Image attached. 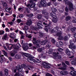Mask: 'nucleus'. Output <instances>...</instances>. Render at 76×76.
Returning <instances> with one entry per match:
<instances>
[{
    "mask_svg": "<svg viewBox=\"0 0 76 76\" xmlns=\"http://www.w3.org/2000/svg\"><path fill=\"white\" fill-rule=\"evenodd\" d=\"M76 28L75 27H73L71 29V30L72 32H74L75 31H76Z\"/></svg>",
    "mask_w": 76,
    "mask_h": 76,
    "instance_id": "nucleus-26",
    "label": "nucleus"
},
{
    "mask_svg": "<svg viewBox=\"0 0 76 76\" xmlns=\"http://www.w3.org/2000/svg\"><path fill=\"white\" fill-rule=\"evenodd\" d=\"M51 42L53 44H55L56 42V41L53 39H52L51 40Z\"/></svg>",
    "mask_w": 76,
    "mask_h": 76,
    "instance_id": "nucleus-44",
    "label": "nucleus"
},
{
    "mask_svg": "<svg viewBox=\"0 0 76 76\" xmlns=\"http://www.w3.org/2000/svg\"><path fill=\"white\" fill-rule=\"evenodd\" d=\"M32 20L31 19H28L26 23V25H27L28 26H30L31 25H32Z\"/></svg>",
    "mask_w": 76,
    "mask_h": 76,
    "instance_id": "nucleus-13",
    "label": "nucleus"
},
{
    "mask_svg": "<svg viewBox=\"0 0 76 76\" xmlns=\"http://www.w3.org/2000/svg\"><path fill=\"white\" fill-rule=\"evenodd\" d=\"M5 74H4V75H6V76H7L9 73V70L7 69H5L4 70Z\"/></svg>",
    "mask_w": 76,
    "mask_h": 76,
    "instance_id": "nucleus-21",
    "label": "nucleus"
},
{
    "mask_svg": "<svg viewBox=\"0 0 76 76\" xmlns=\"http://www.w3.org/2000/svg\"><path fill=\"white\" fill-rule=\"evenodd\" d=\"M59 54V53L58 52H54L53 53V58H56V57L58 56V55Z\"/></svg>",
    "mask_w": 76,
    "mask_h": 76,
    "instance_id": "nucleus-18",
    "label": "nucleus"
},
{
    "mask_svg": "<svg viewBox=\"0 0 76 76\" xmlns=\"http://www.w3.org/2000/svg\"><path fill=\"white\" fill-rule=\"evenodd\" d=\"M51 11L53 12H56L57 11V9L55 8H52L51 9Z\"/></svg>",
    "mask_w": 76,
    "mask_h": 76,
    "instance_id": "nucleus-30",
    "label": "nucleus"
},
{
    "mask_svg": "<svg viewBox=\"0 0 76 76\" xmlns=\"http://www.w3.org/2000/svg\"><path fill=\"white\" fill-rule=\"evenodd\" d=\"M46 64V65H43V67L45 68L46 69H50V67L49 66V65L48 64L47 65V63H45Z\"/></svg>",
    "mask_w": 76,
    "mask_h": 76,
    "instance_id": "nucleus-20",
    "label": "nucleus"
},
{
    "mask_svg": "<svg viewBox=\"0 0 76 76\" xmlns=\"http://www.w3.org/2000/svg\"><path fill=\"white\" fill-rule=\"evenodd\" d=\"M60 73L62 75H66L69 74V72L67 71H62Z\"/></svg>",
    "mask_w": 76,
    "mask_h": 76,
    "instance_id": "nucleus-15",
    "label": "nucleus"
},
{
    "mask_svg": "<svg viewBox=\"0 0 76 76\" xmlns=\"http://www.w3.org/2000/svg\"><path fill=\"white\" fill-rule=\"evenodd\" d=\"M71 19V17L69 16H67L66 17V21H68V20H70Z\"/></svg>",
    "mask_w": 76,
    "mask_h": 76,
    "instance_id": "nucleus-23",
    "label": "nucleus"
},
{
    "mask_svg": "<svg viewBox=\"0 0 76 76\" xmlns=\"http://www.w3.org/2000/svg\"><path fill=\"white\" fill-rule=\"evenodd\" d=\"M42 24V23L41 22V21H39L37 23V25H40Z\"/></svg>",
    "mask_w": 76,
    "mask_h": 76,
    "instance_id": "nucleus-61",
    "label": "nucleus"
},
{
    "mask_svg": "<svg viewBox=\"0 0 76 76\" xmlns=\"http://www.w3.org/2000/svg\"><path fill=\"white\" fill-rule=\"evenodd\" d=\"M16 70H18V72H22V69L21 68V66L20 65H18L15 67Z\"/></svg>",
    "mask_w": 76,
    "mask_h": 76,
    "instance_id": "nucleus-11",
    "label": "nucleus"
},
{
    "mask_svg": "<svg viewBox=\"0 0 76 76\" xmlns=\"http://www.w3.org/2000/svg\"><path fill=\"white\" fill-rule=\"evenodd\" d=\"M48 42V40H45L42 42V44L43 45H45Z\"/></svg>",
    "mask_w": 76,
    "mask_h": 76,
    "instance_id": "nucleus-25",
    "label": "nucleus"
},
{
    "mask_svg": "<svg viewBox=\"0 0 76 76\" xmlns=\"http://www.w3.org/2000/svg\"><path fill=\"white\" fill-rule=\"evenodd\" d=\"M62 64L63 66H64V67H67V65H66V64H65V63H64V62H62Z\"/></svg>",
    "mask_w": 76,
    "mask_h": 76,
    "instance_id": "nucleus-43",
    "label": "nucleus"
},
{
    "mask_svg": "<svg viewBox=\"0 0 76 76\" xmlns=\"http://www.w3.org/2000/svg\"><path fill=\"white\" fill-rule=\"evenodd\" d=\"M2 3L3 5V6L5 7H7V4L6 2L4 1H2Z\"/></svg>",
    "mask_w": 76,
    "mask_h": 76,
    "instance_id": "nucleus-24",
    "label": "nucleus"
},
{
    "mask_svg": "<svg viewBox=\"0 0 76 76\" xmlns=\"http://www.w3.org/2000/svg\"><path fill=\"white\" fill-rule=\"evenodd\" d=\"M26 11L28 13H29V9H26Z\"/></svg>",
    "mask_w": 76,
    "mask_h": 76,
    "instance_id": "nucleus-60",
    "label": "nucleus"
},
{
    "mask_svg": "<svg viewBox=\"0 0 76 76\" xmlns=\"http://www.w3.org/2000/svg\"><path fill=\"white\" fill-rule=\"evenodd\" d=\"M65 63L67 65L70 66V63L69 62V61H65Z\"/></svg>",
    "mask_w": 76,
    "mask_h": 76,
    "instance_id": "nucleus-39",
    "label": "nucleus"
},
{
    "mask_svg": "<svg viewBox=\"0 0 76 76\" xmlns=\"http://www.w3.org/2000/svg\"><path fill=\"white\" fill-rule=\"evenodd\" d=\"M11 45H12V46H11V47L9 48V47L8 48V50H12V49L13 48V47L15 50H17V51H18V50H19V46H20V45L19 44H18L17 45V46H16L15 45H12L11 44Z\"/></svg>",
    "mask_w": 76,
    "mask_h": 76,
    "instance_id": "nucleus-6",
    "label": "nucleus"
},
{
    "mask_svg": "<svg viewBox=\"0 0 76 76\" xmlns=\"http://www.w3.org/2000/svg\"><path fill=\"white\" fill-rule=\"evenodd\" d=\"M70 53H71V52H70V51L69 52H67V53H66V54L68 55V56H70L71 54H70Z\"/></svg>",
    "mask_w": 76,
    "mask_h": 76,
    "instance_id": "nucleus-56",
    "label": "nucleus"
},
{
    "mask_svg": "<svg viewBox=\"0 0 76 76\" xmlns=\"http://www.w3.org/2000/svg\"><path fill=\"white\" fill-rule=\"evenodd\" d=\"M29 46L30 47H32L33 45V44L32 43H29L28 44Z\"/></svg>",
    "mask_w": 76,
    "mask_h": 76,
    "instance_id": "nucleus-63",
    "label": "nucleus"
},
{
    "mask_svg": "<svg viewBox=\"0 0 76 76\" xmlns=\"http://www.w3.org/2000/svg\"><path fill=\"white\" fill-rule=\"evenodd\" d=\"M44 50V47H42L41 48H39L37 49V51L39 53H42L43 52V50Z\"/></svg>",
    "mask_w": 76,
    "mask_h": 76,
    "instance_id": "nucleus-19",
    "label": "nucleus"
},
{
    "mask_svg": "<svg viewBox=\"0 0 76 76\" xmlns=\"http://www.w3.org/2000/svg\"><path fill=\"white\" fill-rule=\"evenodd\" d=\"M65 11L66 12H69V9L67 7H65Z\"/></svg>",
    "mask_w": 76,
    "mask_h": 76,
    "instance_id": "nucleus-51",
    "label": "nucleus"
},
{
    "mask_svg": "<svg viewBox=\"0 0 76 76\" xmlns=\"http://www.w3.org/2000/svg\"><path fill=\"white\" fill-rule=\"evenodd\" d=\"M70 51L68 49H66V50H65V52L66 53H67L68 52H70Z\"/></svg>",
    "mask_w": 76,
    "mask_h": 76,
    "instance_id": "nucleus-54",
    "label": "nucleus"
},
{
    "mask_svg": "<svg viewBox=\"0 0 76 76\" xmlns=\"http://www.w3.org/2000/svg\"><path fill=\"white\" fill-rule=\"evenodd\" d=\"M10 53L11 56V57H14L16 54L18 53V52H17V51H14L12 52V51H11Z\"/></svg>",
    "mask_w": 76,
    "mask_h": 76,
    "instance_id": "nucleus-14",
    "label": "nucleus"
},
{
    "mask_svg": "<svg viewBox=\"0 0 76 76\" xmlns=\"http://www.w3.org/2000/svg\"><path fill=\"white\" fill-rule=\"evenodd\" d=\"M26 67H27V68L28 70H31V69H30V66H27Z\"/></svg>",
    "mask_w": 76,
    "mask_h": 76,
    "instance_id": "nucleus-64",
    "label": "nucleus"
},
{
    "mask_svg": "<svg viewBox=\"0 0 76 76\" xmlns=\"http://www.w3.org/2000/svg\"><path fill=\"white\" fill-rule=\"evenodd\" d=\"M57 58L59 60H61V56L60 55L58 56Z\"/></svg>",
    "mask_w": 76,
    "mask_h": 76,
    "instance_id": "nucleus-52",
    "label": "nucleus"
},
{
    "mask_svg": "<svg viewBox=\"0 0 76 76\" xmlns=\"http://www.w3.org/2000/svg\"><path fill=\"white\" fill-rule=\"evenodd\" d=\"M37 62V63H41V61H40V59H36V60H35V62Z\"/></svg>",
    "mask_w": 76,
    "mask_h": 76,
    "instance_id": "nucleus-40",
    "label": "nucleus"
},
{
    "mask_svg": "<svg viewBox=\"0 0 76 76\" xmlns=\"http://www.w3.org/2000/svg\"><path fill=\"white\" fill-rule=\"evenodd\" d=\"M4 74L2 71L0 72V76H3Z\"/></svg>",
    "mask_w": 76,
    "mask_h": 76,
    "instance_id": "nucleus-48",
    "label": "nucleus"
},
{
    "mask_svg": "<svg viewBox=\"0 0 76 76\" xmlns=\"http://www.w3.org/2000/svg\"><path fill=\"white\" fill-rule=\"evenodd\" d=\"M21 67L22 68H23V69H25V68L26 67V66L25 64H23L21 65Z\"/></svg>",
    "mask_w": 76,
    "mask_h": 76,
    "instance_id": "nucleus-34",
    "label": "nucleus"
},
{
    "mask_svg": "<svg viewBox=\"0 0 76 76\" xmlns=\"http://www.w3.org/2000/svg\"><path fill=\"white\" fill-rule=\"evenodd\" d=\"M70 69H71V70H72V71H71L70 72V74L72 75V76H75V75H76V71H75V69H74V68L73 67H69Z\"/></svg>",
    "mask_w": 76,
    "mask_h": 76,
    "instance_id": "nucleus-9",
    "label": "nucleus"
},
{
    "mask_svg": "<svg viewBox=\"0 0 76 76\" xmlns=\"http://www.w3.org/2000/svg\"><path fill=\"white\" fill-rule=\"evenodd\" d=\"M23 54L24 55V56H26V57L29 58L27 59V61H28L29 62L31 63V61H33V62H35V60L33 59V58H34V57L32 56L31 55V54L25 53H23Z\"/></svg>",
    "mask_w": 76,
    "mask_h": 76,
    "instance_id": "nucleus-1",
    "label": "nucleus"
},
{
    "mask_svg": "<svg viewBox=\"0 0 76 76\" xmlns=\"http://www.w3.org/2000/svg\"><path fill=\"white\" fill-rule=\"evenodd\" d=\"M43 35H44V34H43V33H39V36L40 37L42 38V37H43Z\"/></svg>",
    "mask_w": 76,
    "mask_h": 76,
    "instance_id": "nucleus-41",
    "label": "nucleus"
},
{
    "mask_svg": "<svg viewBox=\"0 0 76 76\" xmlns=\"http://www.w3.org/2000/svg\"><path fill=\"white\" fill-rule=\"evenodd\" d=\"M10 35H11V36H10V37L12 39H14L15 38V37H12V35H13V33H10Z\"/></svg>",
    "mask_w": 76,
    "mask_h": 76,
    "instance_id": "nucleus-59",
    "label": "nucleus"
},
{
    "mask_svg": "<svg viewBox=\"0 0 76 76\" xmlns=\"http://www.w3.org/2000/svg\"><path fill=\"white\" fill-rule=\"evenodd\" d=\"M40 5L43 6L44 7L47 6V2L45 0H42L40 2Z\"/></svg>",
    "mask_w": 76,
    "mask_h": 76,
    "instance_id": "nucleus-10",
    "label": "nucleus"
},
{
    "mask_svg": "<svg viewBox=\"0 0 76 76\" xmlns=\"http://www.w3.org/2000/svg\"><path fill=\"white\" fill-rule=\"evenodd\" d=\"M4 33V31H0V35H2Z\"/></svg>",
    "mask_w": 76,
    "mask_h": 76,
    "instance_id": "nucleus-49",
    "label": "nucleus"
},
{
    "mask_svg": "<svg viewBox=\"0 0 76 76\" xmlns=\"http://www.w3.org/2000/svg\"><path fill=\"white\" fill-rule=\"evenodd\" d=\"M69 37H70L69 35L65 36L64 38V41H67V40H68Z\"/></svg>",
    "mask_w": 76,
    "mask_h": 76,
    "instance_id": "nucleus-22",
    "label": "nucleus"
},
{
    "mask_svg": "<svg viewBox=\"0 0 76 76\" xmlns=\"http://www.w3.org/2000/svg\"><path fill=\"white\" fill-rule=\"evenodd\" d=\"M14 76H19V73L16 72L14 75Z\"/></svg>",
    "mask_w": 76,
    "mask_h": 76,
    "instance_id": "nucleus-50",
    "label": "nucleus"
},
{
    "mask_svg": "<svg viewBox=\"0 0 76 76\" xmlns=\"http://www.w3.org/2000/svg\"><path fill=\"white\" fill-rule=\"evenodd\" d=\"M76 63V62L75 61H72L71 62V64L72 65H74V64Z\"/></svg>",
    "mask_w": 76,
    "mask_h": 76,
    "instance_id": "nucleus-47",
    "label": "nucleus"
},
{
    "mask_svg": "<svg viewBox=\"0 0 76 76\" xmlns=\"http://www.w3.org/2000/svg\"><path fill=\"white\" fill-rule=\"evenodd\" d=\"M28 29V26H27L26 25L24 27L23 30H27V29Z\"/></svg>",
    "mask_w": 76,
    "mask_h": 76,
    "instance_id": "nucleus-37",
    "label": "nucleus"
},
{
    "mask_svg": "<svg viewBox=\"0 0 76 76\" xmlns=\"http://www.w3.org/2000/svg\"><path fill=\"white\" fill-rule=\"evenodd\" d=\"M50 15L53 18L52 22H54V23H56V22H57L58 20L57 19L56 13H54L53 12H51L50 14Z\"/></svg>",
    "mask_w": 76,
    "mask_h": 76,
    "instance_id": "nucleus-5",
    "label": "nucleus"
},
{
    "mask_svg": "<svg viewBox=\"0 0 76 76\" xmlns=\"http://www.w3.org/2000/svg\"><path fill=\"white\" fill-rule=\"evenodd\" d=\"M58 51H59V52H62V51H63V49L59 48L58 49Z\"/></svg>",
    "mask_w": 76,
    "mask_h": 76,
    "instance_id": "nucleus-36",
    "label": "nucleus"
},
{
    "mask_svg": "<svg viewBox=\"0 0 76 76\" xmlns=\"http://www.w3.org/2000/svg\"><path fill=\"white\" fill-rule=\"evenodd\" d=\"M42 17V15L41 14L39 15H37V18L38 19H41Z\"/></svg>",
    "mask_w": 76,
    "mask_h": 76,
    "instance_id": "nucleus-27",
    "label": "nucleus"
},
{
    "mask_svg": "<svg viewBox=\"0 0 76 76\" xmlns=\"http://www.w3.org/2000/svg\"><path fill=\"white\" fill-rule=\"evenodd\" d=\"M15 57L17 58H19V55H16Z\"/></svg>",
    "mask_w": 76,
    "mask_h": 76,
    "instance_id": "nucleus-62",
    "label": "nucleus"
},
{
    "mask_svg": "<svg viewBox=\"0 0 76 76\" xmlns=\"http://www.w3.org/2000/svg\"><path fill=\"white\" fill-rule=\"evenodd\" d=\"M60 29H61V28H59V27L58 26H56L52 30V29H50L49 30V32L50 33H57V32H60Z\"/></svg>",
    "mask_w": 76,
    "mask_h": 76,
    "instance_id": "nucleus-3",
    "label": "nucleus"
},
{
    "mask_svg": "<svg viewBox=\"0 0 76 76\" xmlns=\"http://www.w3.org/2000/svg\"><path fill=\"white\" fill-rule=\"evenodd\" d=\"M33 29H34V30H35V31H37V30H38V28L37 26H35L33 27Z\"/></svg>",
    "mask_w": 76,
    "mask_h": 76,
    "instance_id": "nucleus-28",
    "label": "nucleus"
},
{
    "mask_svg": "<svg viewBox=\"0 0 76 76\" xmlns=\"http://www.w3.org/2000/svg\"><path fill=\"white\" fill-rule=\"evenodd\" d=\"M3 51L4 52V54L5 56L7 57V54L8 53L7 52H6V51H5L4 50H3Z\"/></svg>",
    "mask_w": 76,
    "mask_h": 76,
    "instance_id": "nucleus-32",
    "label": "nucleus"
},
{
    "mask_svg": "<svg viewBox=\"0 0 76 76\" xmlns=\"http://www.w3.org/2000/svg\"><path fill=\"white\" fill-rule=\"evenodd\" d=\"M58 35L59 36L58 38V39L59 40H62V39H63L64 37H63L62 36H61V35L62 34V33L61 32H58L57 33Z\"/></svg>",
    "mask_w": 76,
    "mask_h": 76,
    "instance_id": "nucleus-12",
    "label": "nucleus"
},
{
    "mask_svg": "<svg viewBox=\"0 0 76 76\" xmlns=\"http://www.w3.org/2000/svg\"><path fill=\"white\" fill-rule=\"evenodd\" d=\"M59 45L62 46L63 45V42L61 41L59 42Z\"/></svg>",
    "mask_w": 76,
    "mask_h": 76,
    "instance_id": "nucleus-33",
    "label": "nucleus"
},
{
    "mask_svg": "<svg viewBox=\"0 0 76 76\" xmlns=\"http://www.w3.org/2000/svg\"><path fill=\"white\" fill-rule=\"evenodd\" d=\"M17 21L18 23H20L21 22V20L20 19H18L17 20Z\"/></svg>",
    "mask_w": 76,
    "mask_h": 76,
    "instance_id": "nucleus-58",
    "label": "nucleus"
},
{
    "mask_svg": "<svg viewBox=\"0 0 76 76\" xmlns=\"http://www.w3.org/2000/svg\"><path fill=\"white\" fill-rule=\"evenodd\" d=\"M7 34H5L4 35V39H5V40H6V39L7 38Z\"/></svg>",
    "mask_w": 76,
    "mask_h": 76,
    "instance_id": "nucleus-31",
    "label": "nucleus"
},
{
    "mask_svg": "<svg viewBox=\"0 0 76 76\" xmlns=\"http://www.w3.org/2000/svg\"><path fill=\"white\" fill-rule=\"evenodd\" d=\"M40 29H42V28H43V26L42 24L41 25H40L38 27Z\"/></svg>",
    "mask_w": 76,
    "mask_h": 76,
    "instance_id": "nucleus-53",
    "label": "nucleus"
},
{
    "mask_svg": "<svg viewBox=\"0 0 76 76\" xmlns=\"http://www.w3.org/2000/svg\"><path fill=\"white\" fill-rule=\"evenodd\" d=\"M36 48V47H35V46H32L31 47V50H34V49H36V48Z\"/></svg>",
    "mask_w": 76,
    "mask_h": 76,
    "instance_id": "nucleus-42",
    "label": "nucleus"
},
{
    "mask_svg": "<svg viewBox=\"0 0 76 76\" xmlns=\"http://www.w3.org/2000/svg\"><path fill=\"white\" fill-rule=\"evenodd\" d=\"M72 50V51H71V53H73V54H74L75 53V50H74V48H73V49H71Z\"/></svg>",
    "mask_w": 76,
    "mask_h": 76,
    "instance_id": "nucleus-57",
    "label": "nucleus"
},
{
    "mask_svg": "<svg viewBox=\"0 0 76 76\" xmlns=\"http://www.w3.org/2000/svg\"><path fill=\"white\" fill-rule=\"evenodd\" d=\"M6 46L7 47V48H9V46L10 45H11V44H9L7 43H6Z\"/></svg>",
    "mask_w": 76,
    "mask_h": 76,
    "instance_id": "nucleus-46",
    "label": "nucleus"
},
{
    "mask_svg": "<svg viewBox=\"0 0 76 76\" xmlns=\"http://www.w3.org/2000/svg\"><path fill=\"white\" fill-rule=\"evenodd\" d=\"M64 2H65V4H67L69 6V10L72 11L73 10V4L70 2H69L68 0H64Z\"/></svg>",
    "mask_w": 76,
    "mask_h": 76,
    "instance_id": "nucleus-2",
    "label": "nucleus"
},
{
    "mask_svg": "<svg viewBox=\"0 0 76 76\" xmlns=\"http://www.w3.org/2000/svg\"><path fill=\"white\" fill-rule=\"evenodd\" d=\"M18 16L19 18H22L23 17V15L20 14Z\"/></svg>",
    "mask_w": 76,
    "mask_h": 76,
    "instance_id": "nucleus-45",
    "label": "nucleus"
},
{
    "mask_svg": "<svg viewBox=\"0 0 76 76\" xmlns=\"http://www.w3.org/2000/svg\"><path fill=\"white\" fill-rule=\"evenodd\" d=\"M74 42L72 41L71 40H70L69 41V43L70 44V45H69V48H71V49H75L76 48V46L75 45H74Z\"/></svg>",
    "mask_w": 76,
    "mask_h": 76,
    "instance_id": "nucleus-8",
    "label": "nucleus"
},
{
    "mask_svg": "<svg viewBox=\"0 0 76 76\" xmlns=\"http://www.w3.org/2000/svg\"><path fill=\"white\" fill-rule=\"evenodd\" d=\"M43 25H45V27H47L48 28H50V26H51V23H49V24L47 25V22H44L43 23Z\"/></svg>",
    "mask_w": 76,
    "mask_h": 76,
    "instance_id": "nucleus-17",
    "label": "nucleus"
},
{
    "mask_svg": "<svg viewBox=\"0 0 76 76\" xmlns=\"http://www.w3.org/2000/svg\"><path fill=\"white\" fill-rule=\"evenodd\" d=\"M35 6V4L34 3H33L30 5V7H31V8H33Z\"/></svg>",
    "mask_w": 76,
    "mask_h": 76,
    "instance_id": "nucleus-29",
    "label": "nucleus"
},
{
    "mask_svg": "<svg viewBox=\"0 0 76 76\" xmlns=\"http://www.w3.org/2000/svg\"><path fill=\"white\" fill-rule=\"evenodd\" d=\"M29 48V47L28 46V45L25 44L24 46H23V49L24 51H26L28 50Z\"/></svg>",
    "mask_w": 76,
    "mask_h": 76,
    "instance_id": "nucleus-16",
    "label": "nucleus"
},
{
    "mask_svg": "<svg viewBox=\"0 0 76 76\" xmlns=\"http://www.w3.org/2000/svg\"><path fill=\"white\" fill-rule=\"evenodd\" d=\"M27 16H28V17H29V18H31V17H32L33 16H34V15L32 14H31L29 15H27Z\"/></svg>",
    "mask_w": 76,
    "mask_h": 76,
    "instance_id": "nucleus-38",
    "label": "nucleus"
},
{
    "mask_svg": "<svg viewBox=\"0 0 76 76\" xmlns=\"http://www.w3.org/2000/svg\"><path fill=\"white\" fill-rule=\"evenodd\" d=\"M32 42H33V44L35 45L37 48H39L40 47L39 45L38 44V43H41V41L39 40H37V41L34 42L32 41Z\"/></svg>",
    "mask_w": 76,
    "mask_h": 76,
    "instance_id": "nucleus-7",
    "label": "nucleus"
},
{
    "mask_svg": "<svg viewBox=\"0 0 76 76\" xmlns=\"http://www.w3.org/2000/svg\"><path fill=\"white\" fill-rule=\"evenodd\" d=\"M41 12L42 14H44L43 17L42 18V20H45L46 19L47 20H48V17L47 16L48 15V12L44 10H43L41 11Z\"/></svg>",
    "mask_w": 76,
    "mask_h": 76,
    "instance_id": "nucleus-4",
    "label": "nucleus"
},
{
    "mask_svg": "<svg viewBox=\"0 0 76 76\" xmlns=\"http://www.w3.org/2000/svg\"><path fill=\"white\" fill-rule=\"evenodd\" d=\"M46 76H53L52 75H51L50 74L48 73L46 74Z\"/></svg>",
    "mask_w": 76,
    "mask_h": 76,
    "instance_id": "nucleus-55",
    "label": "nucleus"
},
{
    "mask_svg": "<svg viewBox=\"0 0 76 76\" xmlns=\"http://www.w3.org/2000/svg\"><path fill=\"white\" fill-rule=\"evenodd\" d=\"M58 69H60V70H66V68L64 67H61V68H59Z\"/></svg>",
    "mask_w": 76,
    "mask_h": 76,
    "instance_id": "nucleus-35",
    "label": "nucleus"
}]
</instances>
